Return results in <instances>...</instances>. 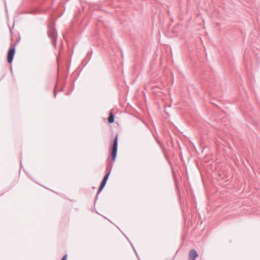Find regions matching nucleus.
I'll list each match as a JSON object with an SVG mask.
<instances>
[{
	"instance_id": "nucleus-1",
	"label": "nucleus",
	"mask_w": 260,
	"mask_h": 260,
	"mask_svg": "<svg viewBox=\"0 0 260 260\" xmlns=\"http://www.w3.org/2000/svg\"><path fill=\"white\" fill-rule=\"evenodd\" d=\"M118 136H116L113 144L111 157L113 160H115L116 157L117 151Z\"/></svg>"
},
{
	"instance_id": "nucleus-2",
	"label": "nucleus",
	"mask_w": 260,
	"mask_h": 260,
	"mask_svg": "<svg viewBox=\"0 0 260 260\" xmlns=\"http://www.w3.org/2000/svg\"><path fill=\"white\" fill-rule=\"evenodd\" d=\"M15 52V49L14 47H12L9 49L7 55V60L9 63L12 62Z\"/></svg>"
},
{
	"instance_id": "nucleus-3",
	"label": "nucleus",
	"mask_w": 260,
	"mask_h": 260,
	"mask_svg": "<svg viewBox=\"0 0 260 260\" xmlns=\"http://www.w3.org/2000/svg\"><path fill=\"white\" fill-rule=\"evenodd\" d=\"M198 254L196 250L192 249L189 253V260H195V258L198 257Z\"/></svg>"
},
{
	"instance_id": "nucleus-4",
	"label": "nucleus",
	"mask_w": 260,
	"mask_h": 260,
	"mask_svg": "<svg viewBox=\"0 0 260 260\" xmlns=\"http://www.w3.org/2000/svg\"><path fill=\"white\" fill-rule=\"evenodd\" d=\"M108 122L109 123H113L114 121V116L112 112H110L109 116L108 118Z\"/></svg>"
},
{
	"instance_id": "nucleus-5",
	"label": "nucleus",
	"mask_w": 260,
	"mask_h": 260,
	"mask_svg": "<svg viewBox=\"0 0 260 260\" xmlns=\"http://www.w3.org/2000/svg\"><path fill=\"white\" fill-rule=\"evenodd\" d=\"M106 183V181H105V180H103L102 182H101V184L100 185V188L99 189V192H100L103 189V188L104 187Z\"/></svg>"
},
{
	"instance_id": "nucleus-6",
	"label": "nucleus",
	"mask_w": 260,
	"mask_h": 260,
	"mask_svg": "<svg viewBox=\"0 0 260 260\" xmlns=\"http://www.w3.org/2000/svg\"><path fill=\"white\" fill-rule=\"evenodd\" d=\"M109 174L110 173H107L104 177V179H103V180H105V181L107 182L108 179V177H109Z\"/></svg>"
},
{
	"instance_id": "nucleus-7",
	"label": "nucleus",
	"mask_w": 260,
	"mask_h": 260,
	"mask_svg": "<svg viewBox=\"0 0 260 260\" xmlns=\"http://www.w3.org/2000/svg\"><path fill=\"white\" fill-rule=\"evenodd\" d=\"M109 174L110 173H107L104 177V179H103V180H105V181L107 182L108 179V177H109Z\"/></svg>"
},
{
	"instance_id": "nucleus-8",
	"label": "nucleus",
	"mask_w": 260,
	"mask_h": 260,
	"mask_svg": "<svg viewBox=\"0 0 260 260\" xmlns=\"http://www.w3.org/2000/svg\"><path fill=\"white\" fill-rule=\"evenodd\" d=\"M67 255H65L61 260H67Z\"/></svg>"
}]
</instances>
